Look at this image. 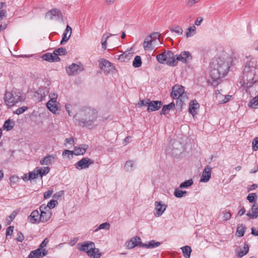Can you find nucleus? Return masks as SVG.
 I'll return each mask as SVG.
<instances>
[{"mask_svg":"<svg viewBox=\"0 0 258 258\" xmlns=\"http://www.w3.org/2000/svg\"><path fill=\"white\" fill-rule=\"evenodd\" d=\"M98 117L96 110L89 107H84L81 109L74 118L78 121V124L82 127L92 128Z\"/></svg>","mask_w":258,"mask_h":258,"instance_id":"1","label":"nucleus"},{"mask_svg":"<svg viewBox=\"0 0 258 258\" xmlns=\"http://www.w3.org/2000/svg\"><path fill=\"white\" fill-rule=\"evenodd\" d=\"M231 61L227 56L218 57L213 63V68L210 71V76L214 80H217L225 77L230 68Z\"/></svg>","mask_w":258,"mask_h":258,"instance_id":"2","label":"nucleus"},{"mask_svg":"<svg viewBox=\"0 0 258 258\" xmlns=\"http://www.w3.org/2000/svg\"><path fill=\"white\" fill-rule=\"evenodd\" d=\"M4 100L8 108H11L19 102L22 101L23 99L20 92L13 90L5 92Z\"/></svg>","mask_w":258,"mask_h":258,"instance_id":"3","label":"nucleus"},{"mask_svg":"<svg viewBox=\"0 0 258 258\" xmlns=\"http://www.w3.org/2000/svg\"><path fill=\"white\" fill-rule=\"evenodd\" d=\"M184 93V88L181 85L178 84L175 85L172 88V91L170 94L171 97L173 99H177L176 103L179 105L182 102L180 97Z\"/></svg>","mask_w":258,"mask_h":258,"instance_id":"4","label":"nucleus"},{"mask_svg":"<svg viewBox=\"0 0 258 258\" xmlns=\"http://www.w3.org/2000/svg\"><path fill=\"white\" fill-rule=\"evenodd\" d=\"M88 148V146L87 145L82 144L79 147H75L74 151L64 150L62 152V155L63 156H66L67 153H70L72 157L73 155H75L76 156L83 155L86 153Z\"/></svg>","mask_w":258,"mask_h":258,"instance_id":"5","label":"nucleus"},{"mask_svg":"<svg viewBox=\"0 0 258 258\" xmlns=\"http://www.w3.org/2000/svg\"><path fill=\"white\" fill-rule=\"evenodd\" d=\"M94 163V161L88 157H85L78 161L75 164V168L81 170L84 169L88 168L90 165Z\"/></svg>","mask_w":258,"mask_h":258,"instance_id":"6","label":"nucleus"},{"mask_svg":"<svg viewBox=\"0 0 258 258\" xmlns=\"http://www.w3.org/2000/svg\"><path fill=\"white\" fill-rule=\"evenodd\" d=\"M95 247L94 242L90 241H86L83 243H79L77 244V248L83 252H86L89 256V251H91V249Z\"/></svg>","mask_w":258,"mask_h":258,"instance_id":"7","label":"nucleus"},{"mask_svg":"<svg viewBox=\"0 0 258 258\" xmlns=\"http://www.w3.org/2000/svg\"><path fill=\"white\" fill-rule=\"evenodd\" d=\"M100 69L106 73H110L114 70V66L108 60L102 58L99 61Z\"/></svg>","mask_w":258,"mask_h":258,"instance_id":"8","label":"nucleus"},{"mask_svg":"<svg viewBox=\"0 0 258 258\" xmlns=\"http://www.w3.org/2000/svg\"><path fill=\"white\" fill-rule=\"evenodd\" d=\"M45 18H48L50 20L56 19L60 20L62 18L61 12L57 9H52L48 11L45 15Z\"/></svg>","mask_w":258,"mask_h":258,"instance_id":"9","label":"nucleus"},{"mask_svg":"<svg viewBox=\"0 0 258 258\" xmlns=\"http://www.w3.org/2000/svg\"><path fill=\"white\" fill-rule=\"evenodd\" d=\"M192 59L191 53L189 51H183L180 54L176 55V59L183 63H187Z\"/></svg>","mask_w":258,"mask_h":258,"instance_id":"10","label":"nucleus"},{"mask_svg":"<svg viewBox=\"0 0 258 258\" xmlns=\"http://www.w3.org/2000/svg\"><path fill=\"white\" fill-rule=\"evenodd\" d=\"M82 66L76 63H72L69 68H66V71L69 76H74L79 74L82 70Z\"/></svg>","mask_w":258,"mask_h":258,"instance_id":"11","label":"nucleus"},{"mask_svg":"<svg viewBox=\"0 0 258 258\" xmlns=\"http://www.w3.org/2000/svg\"><path fill=\"white\" fill-rule=\"evenodd\" d=\"M212 168L209 165H207L202 173V176L200 179V182H208L211 176Z\"/></svg>","mask_w":258,"mask_h":258,"instance_id":"12","label":"nucleus"},{"mask_svg":"<svg viewBox=\"0 0 258 258\" xmlns=\"http://www.w3.org/2000/svg\"><path fill=\"white\" fill-rule=\"evenodd\" d=\"M41 250L40 249L38 248L37 249L31 251L29 255L28 258H41L45 256L48 253V251L46 249Z\"/></svg>","mask_w":258,"mask_h":258,"instance_id":"13","label":"nucleus"},{"mask_svg":"<svg viewBox=\"0 0 258 258\" xmlns=\"http://www.w3.org/2000/svg\"><path fill=\"white\" fill-rule=\"evenodd\" d=\"M166 53H167L166 63L169 66L171 67L176 66L178 63V60L176 59V55H175L174 53L170 50H166Z\"/></svg>","mask_w":258,"mask_h":258,"instance_id":"14","label":"nucleus"},{"mask_svg":"<svg viewBox=\"0 0 258 258\" xmlns=\"http://www.w3.org/2000/svg\"><path fill=\"white\" fill-rule=\"evenodd\" d=\"M158 35V36L159 35L158 34V33H152L151 35H149V36L147 37L145 39L144 42L143 43V47L145 50L149 51V50H152L153 49H154V47L152 46L153 41L152 40V35Z\"/></svg>","mask_w":258,"mask_h":258,"instance_id":"15","label":"nucleus"},{"mask_svg":"<svg viewBox=\"0 0 258 258\" xmlns=\"http://www.w3.org/2000/svg\"><path fill=\"white\" fill-rule=\"evenodd\" d=\"M167 208V205L162 204V202L156 201L155 202V209L156 211V213L155 215L156 217L161 216Z\"/></svg>","mask_w":258,"mask_h":258,"instance_id":"16","label":"nucleus"},{"mask_svg":"<svg viewBox=\"0 0 258 258\" xmlns=\"http://www.w3.org/2000/svg\"><path fill=\"white\" fill-rule=\"evenodd\" d=\"M56 155L55 154L47 155L40 161L41 165H49L55 161Z\"/></svg>","mask_w":258,"mask_h":258,"instance_id":"17","label":"nucleus"},{"mask_svg":"<svg viewBox=\"0 0 258 258\" xmlns=\"http://www.w3.org/2000/svg\"><path fill=\"white\" fill-rule=\"evenodd\" d=\"M40 215L39 212L38 210L33 211L28 217L29 222L33 224L39 223L40 222Z\"/></svg>","mask_w":258,"mask_h":258,"instance_id":"18","label":"nucleus"},{"mask_svg":"<svg viewBox=\"0 0 258 258\" xmlns=\"http://www.w3.org/2000/svg\"><path fill=\"white\" fill-rule=\"evenodd\" d=\"M162 105L161 101H150L147 110L149 112L158 110Z\"/></svg>","mask_w":258,"mask_h":258,"instance_id":"19","label":"nucleus"},{"mask_svg":"<svg viewBox=\"0 0 258 258\" xmlns=\"http://www.w3.org/2000/svg\"><path fill=\"white\" fill-rule=\"evenodd\" d=\"M71 33L72 28L68 25L62 34V38L60 43L61 45L63 44V43L67 42L69 40Z\"/></svg>","mask_w":258,"mask_h":258,"instance_id":"20","label":"nucleus"},{"mask_svg":"<svg viewBox=\"0 0 258 258\" xmlns=\"http://www.w3.org/2000/svg\"><path fill=\"white\" fill-rule=\"evenodd\" d=\"M251 213L249 212L246 213L249 218L253 219L258 217V204L257 203H253L251 208Z\"/></svg>","mask_w":258,"mask_h":258,"instance_id":"21","label":"nucleus"},{"mask_svg":"<svg viewBox=\"0 0 258 258\" xmlns=\"http://www.w3.org/2000/svg\"><path fill=\"white\" fill-rule=\"evenodd\" d=\"M199 104L196 100L191 101L189 105V112L194 115L196 114V110L199 108Z\"/></svg>","mask_w":258,"mask_h":258,"instance_id":"22","label":"nucleus"},{"mask_svg":"<svg viewBox=\"0 0 258 258\" xmlns=\"http://www.w3.org/2000/svg\"><path fill=\"white\" fill-rule=\"evenodd\" d=\"M46 106L49 111L54 114H55L56 112L58 110V106L56 104V102L48 101L46 103Z\"/></svg>","mask_w":258,"mask_h":258,"instance_id":"23","label":"nucleus"},{"mask_svg":"<svg viewBox=\"0 0 258 258\" xmlns=\"http://www.w3.org/2000/svg\"><path fill=\"white\" fill-rule=\"evenodd\" d=\"M175 106V104L173 102H171L169 104L163 105L162 110L160 111V115H165L167 114L171 109H173Z\"/></svg>","mask_w":258,"mask_h":258,"instance_id":"24","label":"nucleus"},{"mask_svg":"<svg viewBox=\"0 0 258 258\" xmlns=\"http://www.w3.org/2000/svg\"><path fill=\"white\" fill-rule=\"evenodd\" d=\"M36 168V172L41 177H42L43 176L46 175L50 171V168L48 166L43 167H37Z\"/></svg>","mask_w":258,"mask_h":258,"instance_id":"25","label":"nucleus"},{"mask_svg":"<svg viewBox=\"0 0 258 258\" xmlns=\"http://www.w3.org/2000/svg\"><path fill=\"white\" fill-rule=\"evenodd\" d=\"M40 217L39 218L40 219V222L44 223L50 219L51 216V211L45 212L40 213Z\"/></svg>","mask_w":258,"mask_h":258,"instance_id":"26","label":"nucleus"},{"mask_svg":"<svg viewBox=\"0 0 258 258\" xmlns=\"http://www.w3.org/2000/svg\"><path fill=\"white\" fill-rule=\"evenodd\" d=\"M14 125V121L12 120H11L10 119H8L5 121L3 125V128L5 130L9 131L13 128Z\"/></svg>","mask_w":258,"mask_h":258,"instance_id":"27","label":"nucleus"},{"mask_svg":"<svg viewBox=\"0 0 258 258\" xmlns=\"http://www.w3.org/2000/svg\"><path fill=\"white\" fill-rule=\"evenodd\" d=\"M37 94V97L39 99V101L42 100L46 96L48 93V91L46 89V88L43 89H39L36 92Z\"/></svg>","mask_w":258,"mask_h":258,"instance_id":"28","label":"nucleus"},{"mask_svg":"<svg viewBox=\"0 0 258 258\" xmlns=\"http://www.w3.org/2000/svg\"><path fill=\"white\" fill-rule=\"evenodd\" d=\"M157 61L160 63H166L167 59V53H166V50L164 52L160 53L156 56Z\"/></svg>","mask_w":258,"mask_h":258,"instance_id":"29","label":"nucleus"},{"mask_svg":"<svg viewBox=\"0 0 258 258\" xmlns=\"http://www.w3.org/2000/svg\"><path fill=\"white\" fill-rule=\"evenodd\" d=\"M183 255L185 258H189L192 249L190 246L186 245L181 248Z\"/></svg>","mask_w":258,"mask_h":258,"instance_id":"30","label":"nucleus"},{"mask_svg":"<svg viewBox=\"0 0 258 258\" xmlns=\"http://www.w3.org/2000/svg\"><path fill=\"white\" fill-rule=\"evenodd\" d=\"M88 253H89V256L93 258H100L101 256V253L100 252L99 249L95 247L91 249V251H89Z\"/></svg>","mask_w":258,"mask_h":258,"instance_id":"31","label":"nucleus"},{"mask_svg":"<svg viewBox=\"0 0 258 258\" xmlns=\"http://www.w3.org/2000/svg\"><path fill=\"white\" fill-rule=\"evenodd\" d=\"M113 35L111 34H103L102 38H101V44H102V48L105 50L107 48V40L108 38L110 36H112Z\"/></svg>","mask_w":258,"mask_h":258,"instance_id":"32","label":"nucleus"},{"mask_svg":"<svg viewBox=\"0 0 258 258\" xmlns=\"http://www.w3.org/2000/svg\"><path fill=\"white\" fill-rule=\"evenodd\" d=\"M161 244L159 242H156L155 240H151L148 244H144L143 247L147 248H153L159 246Z\"/></svg>","mask_w":258,"mask_h":258,"instance_id":"33","label":"nucleus"},{"mask_svg":"<svg viewBox=\"0 0 258 258\" xmlns=\"http://www.w3.org/2000/svg\"><path fill=\"white\" fill-rule=\"evenodd\" d=\"M130 240L133 243L134 245L136 244V246H138L143 247L144 243L141 242V239L140 237L136 236L135 237H132Z\"/></svg>","mask_w":258,"mask_h":258,"instance_id":"34","label":"nucleus"},{"mask_svg":"<svg viewBox=\"0 0 258 258\" xmlns=\"http://www.w3.org/2000/svg\"><path fill=\"white\" fill-rule=\"evenodd\" d=\"M125 170L128 172L133 171L134 169V162L132 160L127 161L124 165Z\"/></svg>","mask_w":258,"mask_h":258,"instance_id":"35","label":"nucleus"},{"mask_svg":"<svg viewBox=\"0 0 258 258\" xmlns=\"http://www.w3.org/2000/svg\"><path fill=\"white\" fill-rule=\"evenodd\" d=\"M67 53V50L64 47H59L53 51V54L55 55H63Z\"/></svg>","mask_w":258,"mask_h":258,"instance_id":"36","label":"nucleus"},{"mask_svg":"<svg viewBox=\"0 0 258 258\" xmlns=\"http://www.w3.org/2000/svg\"><path fill=\"white\" fill-rule=\"evenodd\" d=\"M141 65L142 60L141 56L139 55L136 56L133 62V67L135 68H139L141 67Z\"/></svg>","mask_w":258,"mask_h":258,"instance_id":"37","label":"nucleus"},{"mask_svg":"<svg viewBox=\"0 0 258 258\" xmlns=\"http://www.w3.org/2000/svg\"><path fill=\"white\" fill-rule=\"evenodd\" d=\"M246 199L249 203H256L257 196L256 193H250L247 196Z\"/></svg>","mask_w":258,"mask_h":258,"instance_id":"38","label":"nucleus"},{"mask_svg":"<svg viewBox=\"0 0 258 258\" xmlns=\"http://www.w3.org/2000/svg\"><path fill=\"white\" fill-rule=\"evenodd\" d=\"M193 184V180L192 179H190L182 182L180 185L179 188H187Z\"/></svg>","mask_w":258,"mask_h":258,"instance_id":"39","label":"nucleus"},{"mask_svg":"<svg viewBox=\"0 0 258 258\" xmlns=\"http://www.w3.org/2000/svg\"><path fill=\"white\" fill-rule=\"evenodd\" d=\"M187 194V192L186 191H183L179 189L178 188H176L174 192V195L178 198H182L183 196H185Z\"/></svg>","mask_w":258,"mask_h":258,"instance_id":"40","label":"nucleus"},{"mask_svg":"<svg viewBox=\"0 0 258 258\" xmlns=\"http://www.w3.org/2000/svg\"><path fill=\"white\" fill-rule=\"evenodd\" d=\"M196 28L194 25L189 27L185 32V36L187 38L190 37L192 35L191 33L195 34L196 33Z\"/></svg>","mask_w":258,"mask_h":258,"instance_id":"41","label":"nucleus"},{"mask_svg":"<svg viewBox=\"0 0 258 258\" xmlns=\"http://www.w3.org/2000/svg\"><path fill=\"white\" fill-rule=\"evenodd\" d=\"M249 250V246L247 244L245 243L242 250H241L238 253V256L241 257L246 255Z\"/></svg>","mask_w":258,"mask_h":258,"instance_id":"42","label":"nucleus"},{"mask_svg":"<svg viewBox=\"0 0 258 258\" xmlns=\"http://www.w3.org/2000/svg\"><path fill=\"white\" fill-rule=\"evenodd\" d=\"M43 60L48 62H52V59L53 58V55L51 53H46L42 56Z\"/></svg>","mask_w":258,"mask_h":258,"instance_id":"43","label":"nucleus"},{"mask_svg":"<svg viewBox=\"0 0 258 258\" xmlns=\"http://www.w3.org/2000/svg\"><path fill=\"white\" fill-rule=\"evenodd\" d=\"M246 227L242 225L240 226H238L237 228L236 233L239 237H242L244 235Z\"/></svg>","mask_w":258,"mask_h":258,"instance_id":"44","label":"nucleus"},{"mask_svg":"<svg viewBox=\"0 0 258 258\" xmlns=\"http://www.w3.org/2000/svg\"><path fill=\"white\" fill-rule=\"evenodd\" d=\"M170 30L172 32H174L179 35H181L183 33V30L180 26H176L175 27H172L169 28Z\"/></svg>","mask_w":258,"mask_h":258,"instance_id":"45","label":"nucleus"},{"mask_svg":"<svg viewBox=\"0 0 258 258\" xmlns=\"http://www.w3.org/2000/svg\"><path fill=\"white\" fill-rule=\"evenodd\" d=\"M110 225L108 222H105L101 224L99 226L94 230V231H97L101 229H106L108 230L110 228Z\"/></svg>","mask_w":258,"mask_h":258,"instance_id":"46","label":"nucleus"},{"mask_svg":"<svg viewBox=\"0 0 258 258\" xmlns=\"http://www.w3.org/2000/svg\"><path fill=\"white\" fill-rule=\"evenodd\" d=\"M37 168H35L34 170L32 172H29L28 173V179L29 180H32L33 179H36L39 176V174H37Z\"/></svg>","mask_w":258,"mask_h":258,"instance_id":"47","label":"nucleus"},{"mask_svg":"<svg viewBox=\"0 0 258 258\" xmlns=\"http://www.w3.org/2000/svg\"><path fill=\"white\" fill-rule=\"evenodd\" d=\"M14 227L13 226H10L7 228L6 230V238H10L13 233Z\"/></svg>","mask_w":258,"mask_h":258,"instance_id":"48","label":"nucleus"},{"mask_svg":"<svg viewBox=\"0 0 258 258\" xmlns=\"http://www.w3.org/2000/svg\"><path fill=\"white\" fill-rule=\"evenodd\" d=\"M28 109V107L26 106H23L21 107H19L17 108L14 113L15 114H16L17 115H20L23 113H24L25 111H26Z\"/></svg>","mask_w":258,"mask_h":258,"instance_id":"49","label":"nucleus"},{"mask_svg":"<svg viewBox=\"0 0 258 258\" xmlns=\"http://www.w3.org/2000/svg\"><path fill=\"white\" fill-rule=\"evenodd\" d=\"M251 107L254 108H258V95L255 96L253 99L250 101Z\"/></svg>","mask_w":258,"mask_h":258,"instance_id":"50","label":"nucleus"},{"mask_svg":"<svg viewBox=\"0 0 258 258\" xmlns=\"http://www.w3.org/2000/svg\"><path fill=\"white\" fill-rule=\"evenodd\" d=\"M130 56V53H123L121 54H120L118 56V59L122 61H124L125 59H128V57Z\"/></svg>","mask_w":258,"mask_h":258,"instance_id":"51","label":"nucleus"},{"mask_svg":"<svg viewBox=\"0 0 258 258\" xmlns=\"http://www.w3.org/2000/svg\"><path fill=\"white\" fill-rule=\"evenodd\" d=\"M57 201L56 200H51L47 203V207L48 209H51L54 208L56 204H57Z\"/></svg>","mask_w":258,"mask_h":258,"instance_id":"52","label":"nucleus"},{"mask_svg":"<svg viewBox=\"0 0 258 258\" xmlns=\"http://www.w3.org/2000/svg\"><path fill=\"white\" fill-rule=\"evenodd\" d=\"M48 239L47 238H45L41 243L38 248L43 251V250L45 249L44 248V247L46 246V245L48 243Z\"/></svg>","mask_w":258,"mask_h":258,"instance_id":"53","label":"nucleus"},{"mask_svg":"<svg viewBox=\"0 0 258 258\" xmlns=\"http://www.w3.org/2000/svg\"><path fill=\"white\" fill-rule=\"evenodd\" d=\"M252 149L254 151L258 150V137L255 138L252 142Z\"/></svg>","mask_w":258,"mask_h":258,"instance_id":"54","label":"nucleus"},{"mask_svg":"<svg viewBox=\"0 0 258 258\" xmlns=\"http://www.w3.org/2000/svg\"><path fill=\"white\" fill-rule=\"evenodd\" d=\"M10 181L12 184H16L20 180V178L16 175H13L10 178Z\"/></svg>","mask_w":258,"mask_h":258,"instance_id":"55","label":"nucleus"},{"mask_svg":"<svg viewBox=\"0 0 258 258\" xmlns=\"http://www.w3.org/2000/svg\"><path fill=\"white\" fill-rule=\"evenodd\" d=\"M53 192L52 188H50L44 193V198L45 199L49 198Z\"/></svg>","mask_w":258,"mask_h":258,"instance_id":"56","label":"nucleus"},{"mask_svg":"<svg viewBox=\"0 0 258 258\" xmlns=\"http://www.w3.org/2000/svg\"><path fill=\"white\" fill-rule=\"evenodd\" d=\"M64 195L63 190H60L53 195V198L56 200H58L60 198L63 196Z\"/></svg>","mask_w":258,"mask_h":258,"instance_id":"57","label":"nucleus"},{"mask_svg":"<svg viewBox=\"0 0 258 258\" xmlns=\"http://www.w3.org/2000/svg\"><path fill=\"white\" fill-rule=\"evenodd\" d=\"M24 236L23 233L21 231L18 232L17 233V236L16 238L17 241L22 242L24 240Z\"/></svg>","mask_w":258,"mask_h":258,"instance_id":"58","label":"nucleus"},{"mask_svg":"<svg viewBox=\"0 0 258 258\" xmlns=\"http://www.w3.org/2000/svg\"><path fill=\"white\" fill-rule=\"evenodd\" d=\"M39 210L40 211V213H42L43 212L49 211V210H48V208L47 205H45L44 204L42 205L39 207Z\"/></svg>","mask_w":258,"mask_h":258,"instance_id":"59","label":"nucleus"},{"mask_svg":"<svg viewBox=\"0 0 258 258\" xmlns=\"http://www.w3.org/2000/svg\"><path fill=\"white\" fill-rule=\"evenodd\" d=\"M49 97L50 100L49 101H52L54 102H56V99L57 98V95L54 93H51L49 94Z\"/></svg>","mask_w":258,"mask_h":258,"instance_id":"60","label":"nucleus"},{"mask_svg":"<svg viewBox=\"0 0 258 258\" xmlns=\"http://www.w3.org/2000/svg\"><path fill=\"white\" fill-rule=\"evenodd\" d=\"M65 144L64 145L66 146V143L70 144L71 145H74V139L73 138L71 137L69 138H67L65 140Z\"/></svg>","mask_w":258,"mask_h":258,"instance_id":"61","label":"nucleus"},{"mask_svg":"<svg viewBox=\"0 0 258 258\" xmlns=\"http://www.w3.org/2000/svg\"><path fill=\"white\" fill-rule=\"evenodd\" d=\"M231 217V213L229 212H225L223 214V218L225 220L227 221L230 219Z\"/></svg>","mask_w":258,"mask_h":258,"instance_id":"62","label":"nucleus"},{"mask_svg":"<svg viewBox=\"0 0 258 258\" xmlns=\"http://www.w3.org/2000/svg\"><path fill=\"white\" fill-rule=\"evenodd\" d=\"M136 244H133V243L130 240L126 242V246L128 249H132L136 247Z\"/></svg>","mask_w":258,"mask_h":258,"instance_id":"63","label":"nucleus"},{"mask_svg":"<svg viewBox=\"0 0 258 258\" xmlns=\"http://www.w3.org/2000/svg\"><path fill=\"white\" fill-rule=\"evenodd\" d=\"M200 0H188L187 3V6L188 7H191L194 4L199 2Z\"/></svg>","mask_w":258,"mask_h":258,"instance_id":"64","label":"nucleus"}]
</instances>
